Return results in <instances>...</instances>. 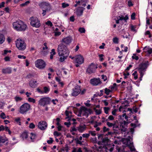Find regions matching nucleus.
Segmentation results:
<instances>
[{
  "instance_id": "48",
  "label": "nucleus",
  "mask_w": 152,
  "mask_h": 152,
  "mask_svg": "<svg viewBox=\"0 0 152 152\" xmlns=\"http://www.w3.org/2000/svg\"><path fill=\"white\" fill-rule=\"evenodd\" d=\"M35 127V125L32 123L30 124L29 126V128L30 129H33Z\"/></svg>"
},
{
  "instance_id": "22",
  "label": "nucleus",
  "mask_w": 152,
  "mask_h": 152,
  "mask_svg": "<svg viewBox=\"0 0 152 152\" xmlns=\"http://www.w3.org/2000/svg\"><path fill=\"white\" fill-rule=\"evenodd\" d=\"M65 113L66 116H67V117L66 118V119L68 118V120H70L72 116V112H71L68 111L67 110H66L65 112Z\"/></svg>"
},
{
  "instance_id": "63",
  "label": "nucleus",
  "mask_w": 152,
  "mask_h": 152,
  "mask_svg": "<svg viewBox=\"0 0 152 152\" xmlns=\"http://www.w3.org/2000/svg\"><path fill=\"white\" fill-rule=\"evenodd\" d=\"M31 135H32L31 136V137L30 138L31 140L34 139L35 137V134L33 133H31Z\"/></svg>"
},
{
  "instance_id": "7",
  "label": "nucleus",
  "mask_w": 152,
  "mask_h": 152,
  "mask_svg": "<svg viewBox=\"0 0 152 152\" xmlns=\"http://www.w3.org/2000/svg\"><path fill=\"white\" fill-rule=\"evenodd\" d=\"M30 108V105L28 103H25L20 107L19 112L22 114H26Z\"/></svg>"
},
{
  "instance_id": "64",
  "label": "nucleus",
  "mask_w": 152,
  "mask_h": 152,
  "mask_svg": "<svg viewBox=\"0 0 152 152\" xmlns=\"http://www.w3.org/2000/svg\"><path fill=\"white\" fill-rule=\"evenodd\" d=\"M102 79L104 80V81H105L107 79V77L105 75H102Z\"/></svg>"
},
{
  "instance_id": "59",
  "label": "nucleus",
  "mask_w": 152,
  "mask_h": 152,
  "mask_svg": "<svg viewBox=\"0 0 152 152\" xmlns=\"http://www.w3.org/2000/svg\"><path fill=\"white\" fill-rule=\"evenodd\" d=\"M108 119L111 121L113 120L114 119V117L112 115H110L108 117Z\"/></svg>"
},
{
  "instance_id": "38",
  "label": "nucleus",
  "mask_w": 152,
  "mask_h": 152,
  "mask_svg": "<svg viewBox=\"0 0 152 152\" xmlns=\"http://www.w3.org/2000/svg\"><path fill=\"white\" fill-rule=\"evenodd\" d=\"M113 41L114 43L118 44V39L116 37H114L113 39Z\"/></svg>"
},
{
  "instance_id": "60",
  "label": "nucleus",
  "mask_w": 152,
  "mask_h": 152,
  "mask_svg": "<svg viewBox=\"0 0 152 152\" xmlns=\"http://www.w3.org/2000/svg\"><path fill=\"white\" fill-rule=\"evenodd\" d=\"M135 14L134 13H133L131 15V18L132 20H134L135 19Z\"/></svg>"
},
{
  "instance_id": "55",
  "label": "nucleus",
  "mask_w": 152,
  "mask_h": 152,
  "mask_svg": "<svg viewBox=\"0 0 152 152\" xmlns=\"http://www.w3.org/2000/svg\"><path fill=\"white\" fill-rule=\"evenodd\" d=\"M104 135L103 134H98V138L99 139H101L102 140L103 138V136Z\"/></svg>"
},
{
  "instance_id": "56",
  "label": "nucleus",
  "mask_w": 152,
  "mask_h": 152,
  "mask_svg": "<svg viewBox=\"0 0 152 152\" xmlns=\"http://www.w3.org/2000/svg\"><path fill=\"white\" fill-rule=\"evenodd\" d=\"M123 75H124V78L126 79L127 78V76H129V73L128 72H127L126 74L125 73H124L123 74Z\"/></svg>"
},
{
  "instance_id": "52",
  "label": "nucleus",
  "mask_w": 152,
  "mask_h": 152,
  "mask_svg": "<svg viewBox=\"0 0 152 152\" xmlns=\"http://www.w3.org/2000/svg\"><path fill=\"white\" fill-rule=\"evenodd\" d=\"M50 140H48L47 141V142L48 144H52L53 142V140L52 138L50 137Z\"/></svg>"
},
{
  "instance_id": "19",
  "label": "nucleus",
  "mask_w": 152,
  "mask_h": 152,
  "mask_svg": "<svg viewBox=\"0 0 152 152\" xmlns=\"http://www.w3.org/2000/svg\"><path fill=\"white\" fill-rule=\"evenodd\" d=\"M12 70L10 68L7 67L6 68L3 69H2V72L4 74H10L11 73Z\"/></svg>"
},
{
  "instance_id": "33",
  "label": "nucleus",
  "mask_w": 152,
  "mask_h": 152,
  "mask_svg": "<svg viewBox=\"0 0 152 152\" xmlns=\"http://www.w3.org/2000/svg\"><path fill=\"white\" fill-rule=\"evenodd\" d=\"M137 71H135L132 74L133 76H134L135 80H136L138 78V76L137 74Z\"/></svg>"
},
{
  "instance_id": "58",
  "label": "nucleus",
  "mask_w": 152,
  "mask_h": 152,
  "mask_svg": "<svg viewBox=\"0 0 152 152\" xmlns=\"http://www.w3.org/2000/svg\"><path fill=\"white\" fill-rule=\"evenodd\" d=\"M4 59L6 61H10V58L7 56L4 58Z\"/></svg>"
},
{
  "instance_id": "46",
  "label": "nucleus",
  "mask_w": 152,
  "mask_h": 152,
  "mask_svg": "<svg viewBox=\"0 0 152 152\" xmlns=\"http://www.w3.org/2000/svg\"><path fill=\"white\" fill-rule=\"evenodd\" d=\"M79 31L81 33H84L85 32V29L83 28H80L79 29Z\"/></svg>"
},
{
  "instance_id": "32",
  "label": "nucleus",
  "mask_w": 152,
  "mask_h": 152,
  "mask_svg": "<svg viewBox=\"0 0 152 152\" xmlns=\"http://www.w3.org/2000/svg\"><path fill=\"white\" fill-rule=\"evenodd\" d=\"M109 151V148L106 147H103L102 150L100 152H102V151H103L104 152H107Z\"/></svg>"
},
{
  "instance_id": "53",
  "label": "nucleus",
  "mask_w": 152,
  "mask_h": 152,
  "mask_svg": "<svg viewBox=\"0 0 152 152\" xmlns=\"http://www.w3.org/2000/svg\"><path fill=\"white\" fill-rule=\"evenodd\" d=\"M46 24L48 26H50L51 27H52L53 26L52 23L50 20L47 21V22L46 23Z\"/></svg>"
},
{
  "instance_id": "29",
  "label": "nucleus",
  "mask_w": 152,
  "mask_h": 152,
  "mask_svg": "<svg viewBox=\"0 0 152 152\" xmlns=\"http://www.w3.org/2000/svg\"><path fill=\"white\" fill-rule=\"evenodd\" d=\"M110 108L109 107H104V113L106 114H108L109 113V111L110 110Z\"/></svg>"
},
{
  "instance_id": "45",
  "label": "nucleus",
  "mask_w": 152,
  "mask_h": 152,
  "mask_svg": "<svg viewBox=\"0 0 152 152\" xmlns=\"http://www.w3.org/2000/svg\"><path fill=\"white\" fill-rule=\"evenodd\" d=\"M44 92L45 93H47L48 92L50 91V89L49 88L47 87H45L44 88Z\"/></svg>"
},
{
  "instance_id": "51",
  "label": "nucleus",
  "mask_w": 152,
  "mask_h": 152,
  "mask_svg": "<svg viewBox=\"0 0 152 152\" xmlns=\"http://www.w3.org/2000/svg\"><path fill=\"white\" fill-rule=\"evenodd\" d=\"M103 131L104 132H108L109 131L110 129L108 128H106L105 126H104L103 129Z\"/></svg>"
},
{
  "instance_id": "10",
  "label": "nucleus",
  "mask_w": 152,
  "mask_h": 152,
  "mask_svg": "<svg viewBox=\"0 0 152 152\" xmlns=\"http://www.w3.org/2000/svg\"><path fill=\"white\" fill-rule=\"evenodd\" d=\"M81 89L80 86L76 85L72 89V92L71 94L72 96H77L80 92Z\"/></svg>"
},
{
  "instance_id": "16",
  "label": "nucleus",
  "mask_w": 152,
  "mask_h": 152,
  "mask_svg": "<svg viewBox=\"0 0 152 152\" xmlns=\"http://www.w3.org/2000/svg\"><path fill=\"white\" fill-rule=\"evenodd\" d=\"M72 39L71 37H68L62 39L61 42L66 45L69 44L71 42Z\"/></svg>"
},
{
  "instance_id": "2",
  "label": "nucleus",
  "mask_w": 152,
  "mask_h": 152,
  "mask_svg": "<svg viewBox=\"0 0 152 152\" xmlns=\"http://www.w3.org/2000/svg\"><path fill=\"white\" fill-rule=\"evenodd\" d=\"M12 25L13 28L18 31H24L27 27V25L20 20L14 22Z\"/></svg>"
},
{
  "instance_id": "13",
  "label": "nucleus",
  "mask_w": 152,
  "mask_h": 152,
  "mask_svg": "<svg viewBox=\"0 0 152 152\" xmlns=\"http://www.w3.org/2000/svg\"><path fill=\"white\" fill-rule=\"evenodd\" d=\"M84 59L80 55L76 56L75 57V62L79 64H81L84 62Z\"/></svg>"
},
{
  "instance_id": "36",
  "label": "nucleus",
  "mask_w": 152,
  "mask_h": 152,
  "mask_svg": "<svg viewBox=\"0 0 152 152\" xmlns=\"http://www.w3.org/2000/svg\"><path fill=\"white\" fill-rule=\"evenodd\" d=\"M30 3V1H28L26 2L25 3H23L20 4V6L21 7H24L27 5V4Z\"/></svg>"
},
{
  "instance_id": "37",
  "label": "nucleus",
  "mask_w": 152,
  "mask_h": 152,
  "mask_svg": "<svg viewBox=\"0 0 152 152\" xmlns=\"http://www.w3.org/2000/svg\"><path fill=\"white\" fill-rule=\"evenodd\" d=\"M4 130H5L6 131L8 132L9 134L10 135L11 134V132L8 127L6 126L5 127H4Z\"/></svg>"
},
{
  "instance_id": "40",
  "label": "nucleus",
  "mask_w": 152,
  "mask_h": 152,
  "mask_svg": "<svg viewBox=\"0 0 152 152\" xmlns=\"http://www.w3.org/2000/svg\"><path fill=\"white\" fill-rule=\"evenodd\" d=\"M28 101L30 102H33V103H35V99L31 97L28 98Z\"/></svg>"
},
{
  "instance_id": "41",
  "label": "nucleus",
  "mask_w": 152,
  "mask_h": 152,
  "mask_svg": "<svg viewBox=\"0 0 152 152\" xmlns=\"http://www.w3.org/2000/svg\"><path fill=\"white\" fill-rule=\"evenodd\" d=\"M89 134H91V135L93 136H94L96 135V133L95 131H89Z\"/></svg>"
},
{
  "instance_id": "9",
  "label": "nucleus",
  "mask_w": 152,
  "mask_h": 152,
  "mask_svg": "<svg viewBox=\"0 0 152 152\" xmlns=\"http://www.w3.org/2000/svg\"><path fill=\"white\" fill-rule=\"evenodd\" d=\"M97 68V66L93 63H92L87 69L86 72L90 74L94 73Z\"/></svg>"
},
{
  "instance_id": "57",
  "label": "nucleus",
  "mask_w": 152,
  "mask_h": 152,
  "mask_svg": "<svg viewBox=\"0 0 152 152\" xmlns=\"http://www.w3.org/2000/svg\"><path fill=\"white\" fill-rule=\"evenodd\" d=\"M128 5L129 7L132 6L133 4L132 3L131 1H128Z\"/></svg>"
},
{
  "instance_id": "54",
  "label": "nucleus",
  "mask_w": 152,
  "mask_h": 152,
  "mask_svg": "<svg viewBox=\"0 0 152 152\" xmlns=\"http://www.w3.org/2000/svg\"><path fill=\"white\" fill-rule=\"evenodd\" d=\"M54 35L55 36H58L61 34V33L60 32H54Z\"/></svg>"
},
{
  "instance_id": "49",
  "label": "nucleus",
  "mask_w": 152,
  "mask_h": 152,
  "mask_svg": "<svg viewBox=\"0 0 152 152\" xmlns=\"http://www.w3.org/2000/svg\"><path fill=\"white\" fill-rule=\"evenodd\" d=\"M56 80L58 81V82H59V83L61 84V85H63V83L62 82H61V80L60 79V78H58V77H56Z\"/></svg>"
},
{
  "instance_id": "8",
  "label": "nucleus",
  "mask_w": 152,
  "mask_h": 152,
  "mask_svg": "<svg viewBox=\"0 0 152 152\" xmlns=\"http://www.w3.org/2000/svg\"><path fill=\"white\" fill-rule=\"evenodd\" d=\"M36 66L39 69H44L46 66L45 62L42 59H38L35 62Z\"/></svg>"
},
{
  "instance_id": "14",
  "label": "nucleus",
  "mask_w": 152,
  "mask_h": 152,
  "mask_svg": "<svg viewBox=\"0 0 152 152\" xmlns=\"http://www.w3.org/2000/svg\"><path fill=\"white\" fill-rule=\"evenodd\" d=\"M38 126L41 130H45L47 127V124L45 121H40L39 122Z\"/></svg>"
},
{
  "instance_id": "26",
  "label": "nucleus",
  "mask_w": 152,
  "mask_h": 152,
  "mask_svg": "<svg viewBox=\"0 0 152 152\" xmlns=\"http://www.w3.org/2000/svg\"><path fill=\"white\" fill-rule=\"evenodd\" d=\"M125 146H122V147H120L118 149V152H127V151H124V148Z\"/></svg>"
},
{
  "instance_id": "3",
  "label": "nucleus",
  "mask_w": 152,
  "mask_h": 152,
  "mask_svg": "<svg viewBox=\"0 0 152 152\" xmlns=\"http://www.w3.org/2000/svg\"><path fill=\"white\" fill-rule=\"evenodd\" d=\"M16 47L20 50H23L26 48V44L23 40L20 38L17 39L16 41Z\"/></svg>"
},
{
  "instance_id": "44",
  "label": "nucleus",
  "mask_w": 152,
  "mask_h": 152,
  "mask_svg": "<svg viewBox=\"0 0 152 152\" xmlns=\"http://www.w3.org/2000/svg\"><path fill=\"white\" fill-rule=\"evenodd\" d=\"M90 136L89 133L88 134H84L82 135V137L83 138H88Z\"/></svg>"
},
{
  "instance_id": "34",
  "label": "nucleus",
  "mask_w": 152,
  "mask_h": 152,
  "mask_svg": "<svg viewBox=\"0 0 152 152\" xmlns=\"http://www.w3.org/2000/svg\"><path fill=\"white\" fill-rule=\"evenodd\" d=\"M77 130V129L75 128V126H74L73 127H71L70 129V131L72 132L74 131H76Z\"/></svg>"
},
{
  "instance_id": "24",
  "label": "nucleus",
  "mask_w": 152,
  "mask_h": 152,
  "mask_svg": "<svg viewBox=\"0 0 152 152\" xmlns=\"http://www.w3.org/2000/svg\"><path fill=\"white\" fill-rule=\"evenodd\" d=\"M5 40V37L3 34H0V44H2Z\"/></svg>"
},
{
  "instance_id": "28",
  "label": "nucleus",
  "mask_w": 152,
  "mask_h": 152,
  "mask_svg": "<svg viewBox=\"0 0 152 152\" xmlns=\"http://www.w3.org/2000/svg\"><path fill=\"white\" fill-rule=\"evenodd\" d=\"M75 140L76 142V143L77 144H79L80 145H81L83 144V141H81V140H80L77 138H75Z\"/></svg>"
},
{
  "instance_id": "25",
  "label": "nucleus",
  "mask_w": 152,
  "mask_h": 152,
  "mask_svg": "<svg viewBox=\"0 0 152 152\" xmlns=\"http://www.w3.org/2000/svg\"><path fill=\"white\" fill-rule=\"evenodd\" d=\"M109 139L107 137L103 138L102 140V142L103 143L107 144L109 142Z\"/></svg>"
},
{
  "instance_id": "5",
  "label": "nucleus",
  "mask_w": 152,
  "mask_h": 152,
  "mask_svg": "<svg viewBox=\"0 0 152 152\" xmlns=\"http://www.w3.org/2000/svg\"><path fill=\"white\" fill-rule=\"evenodd\" d=\"M51 101L50 98L49 97H43L39 101L38 104L44 107L50 104Z\"/></svg>"
},
{
  "instance_id": "15",
  "label": "nucleus",
  "mask_w": 152,
  "mask_h": 152,
  "mask_svg": "<svg viewBox=\"0 0 152 152\" xmlns=\"http://www.w3.org/2000/svg\"><path fill=\"white\" fill-rule=\"evenodd\" d=\"M90 83L93 86H96L102 83L99 78H94L90 80Z\"/></svg>"
},
{
  "instance_id": "50",
  "label": "nucleus",
  "mask_w": 152,
  "mask_h": 152,
  "mask_svg": "<svg viewBox=\"0 0 152 152\" xmlns=\"http://www.w3.org/2000/svg\"><path fill=\"white\" fill-rule=\"evenodd\" d=\"M114 125H113V130L115 131L117 130L116 129L119 128L118 126H117L115 123H114Z\"/></svg>"
},
{
  "instance_id": "11",
  "label": "nucleus",
  "mask_w": 152,
  "mask_h": 152,
  "mask_svg": "<svg viewBox=\"0 0 152 152\" xmlns=\"http://www.w3.org/2000/svg\"><path fill=\"white\" fill-rule=\"evenodd\" d=\"M148 65V62L147 61L145 63H142L140 64L138 69L139 72H141L142 73L145 71Z\"/></svg>"
},
{
  "instance_id": "30",
  "label": "nucleus",
  "mask_w": 152,
  "mask_h": 152,
  "mask_svg": "<svg viewBox=\"0 0 152 152\" xmlns=\"http://www.w3.org/2000/svg\"><path fill=\"white\" fill-rule=\"evenodd\" d=\"M111 92L112 91L109 89H107V88H106L104 89V93L107 95H109V93Z\"/></svg>"
},
{
  "instance_id": "61",
  "label": "nucleus",
  "mask_w": 152,
  "mask_h": 152,
  "mask_svg": "<svg viewBox=\"0 0 152 152\" xmlns=\"http://www.w3.org/2000/svg\"><path fill=\"white\" fill-rule=\"evenodd\" d=\"M104 55L103 54H100L99 55V57L100 58V61H102L104 60V58H103Z\"/></svg>"
},
{
  "instance_id": "43",
  "label": "nucleus",
  "mask_w": 152,
  "mask_h": 152,
  "mask_svg": "<svg viewBox=\"0 0 152 152\" xmlns=\"http://www.w3.org/2000/svg\"><path fill=\"white\" fill-rule=\"evenodd\" d=\"M106 124L107 125V126H108L110 127H112V126L113 127V125H114V124L110 123L109 122H107Z\"/></svg>"
},
{
  "instance_id": "20",
  "label": "nucleus",
  "mask_w": 152,
  "mask_h": 152,
  "mask_svg": "<svg viewBox=\"0 0 152 152\" xmlns=\"http://www.w3.org/2000/svg\"><path fill=\"white\" fill-rule=\"evenodd\" d=\"M8 140V139L5 136H0V144L4 143Z\"/></svg>"
},
{
  "instance_id": "47",
  "label": "nucleus",
  "mask_w": 152,
  "mask_h": 152,
  "mask_svg": "<svg viewBox=\"0 0 152 152\" xmlns=\"http://www.w3.org/2000/svg\"><path fill=\"white\" fill-rule=\"evenodd\" d=\"M54 135L57 137L61 135V133L60 132H58L57 131H55L54 132Z\"/></svg>"
},
{
  "instance_id": "17",
  "label": "nucleus",
  "mask_w": 152,
  "mask_h": 152,
  "mask_svg": "<svg viewBox=\"0 0 152 152\" xmlns=\"http://www.w3.org/2000/svg\"><path fill=\"white\" fill-rule=\"evenodd\" d=\"M85 9V8L82 7H78L76 10V14L77 15L81 16L83 13V11Z\"/></svg>"
},
{
  "instance_id": "27",
  "label": "nucleus",
  "mask_w": 152,
  "mask_h": 152,
  "mask_svg": "<svg viewBox=\"0 0 152 152\" xmlns=\"http://www.w3.org/2000/svg\"><path fill=\"white\" fill-rule=\"evenodd\" d=\"M120 127V129L122 132H125L126 131V130H127V128L125 127V126L122 124L121 125Z\"/></svg>"
},
{
  "instance_id": "18",
  "label": "nucleus",
  "mask_w": 152,
  "mask_h": 152,
  "mask_svg": "<svg viewBox=\"0 0 152 152\" xmlns=\"http://www.w3.org/2000/svg\"><path fill=\"white\" fill-rule=\"evenodd\" d=\"M86 125L85 124L83 125H80L77 127V130L80 133H82L86 129Z\"/></svg>"
},
{
  "instance_id": "42",
  "label": "nucleus",
  "mask_w": 152,
  "mask_h": 152,
  "mask_svg": "<svg viewBox=\"0 0 152 152\" xmlns=\"http://www.w3.org/2000/svg\"><path fill=\"white\" fill-rule=\"evenodd\" d=\"M0 116L1 118L3 119H4L6 118L5 115L4 113H1L0 115Z\"/></svg>"
},
{
  "instance_id": "23",
  "label": "nucleus",
  "mask_w": 152,
  "mask_h": 152,
  "mask_svg": "<svg viewBox=\"0 0 152 152\" xmlns=\"http://www.w3.org/2000/svg\"><path fill=\"white\" fill-rule=\"evenodd\" d=\"M21 137L23 139H27L28 137L27 132H23L21 135Z\"/></svg>"
},
{
  "instance_id": "4",
  "label": "nucleus",
  "mask_w": 152,
  "mask_h": 152,
  "mask_svg": "<svg viewBox=\"0 0 152 152\" xmlns=\"http://www.w3.org/2000/svg\"><path fill=\"white\" fill-rule=\"evenodd\" d=\"M122 141L124 144L128 146L131 151H135L136 149L135 148L133 145V142H131L128 139L124 138L122 139Z\"/></svg>"
},
{
  "instance_id": "12",
  "label": "nucleus",
  "mask_w": 152,
  "mask_h": 152,
  "mask_svg": "<svg viewBox=\"0 0 152 152\" xmlns=\"http://www.w3.org/2000/svg\"><path fill=\"white\" fill-rule=\"evenodd\" d=\"M39 5L43 9L47 11V12H49L51 9V7L49 3L46 2L42 3Z\"/></svg>"
},
{
  "instance_id": "31",
  "label": "nucleus",
  "mask_w": 152,
  "mask_h": 152,
  "mask_svg": "<svg viewBox=\"0 0 152 152\" xmlns=\"http://www.w3.org/2000/svg\"><path fill=\"white\" fill-rule=\"evenodd\" d=\"M15 101L16 102H18L22 100V98L21 97L16 96L14 98Z\"/></svg>"
},
{
  "instance_id": "21",
  "label": "nucleus",
  "mask_w": 152,
  "mask_h": 152,
  "mask_svg": "<svg viewBox=\"0 0 152 152\" xmlns=\"http://www.w3.org/2000/svg\"><path fill=\"white\" fill-rule=\"evenodd\" d=\"M29 84L30 86L32 88H35L37 86V81H36L31 80Z\"/></svg>"
},
{
  "instance_id": "1",
  "label": "nucleus",
  "mask_w": 152,
  "mask_h": 152,
  "mask_svg": "<svg viewBox=\"0 0 152 152\" xmlns=\"http://www.w3.org/2000/svg\"><path fill=\"white\" fill-rule=\"evenodd\" d=\"M58 52L60 56L59 60L61 62H63L68 57L69 51L66 46L62 43L60 44L58 46Z\"/></svg>"
},
{
  "instance_id": "35",
  "label": "nucleus",
  "mask_w": 152,
  "mask_h": 152,
  "mask_svg": "<svg viewBox=\"0 0 152 152\" xmlns=\"http://www.w3.org/2000/svg\"><path fill=\"white\" fill-rule=\"evenodd\" d=\"M94 110L95 111L96 115H99L101 113V110H100L96 109V108H94Z\"/></svg>"
},
{
  "instance_id": "62",
  "label": "nucleus",
  "mask_w": 152,
  "mask_h": 152,
  "mask_svg": "<svg viewBox=\"0 0 152 152\" xmlns=\"http://www.w3.org/2000/svg\"><path fill=\"white\" fill-rule=\"evenodd\" d=\"M15 121L16 122H17L18 123H19V125H21V124H20V118H16L15 120Z\"/></svg>"
},
{
  "instance_id": "6",
  "label": "nucleus",
  "mask_w": 152,
  "mask_h": 152,
  "mask_svg": "<svg viewBox=\"0 0 152 152\" xmlns=\"http://www.w3.org/2000/svg\"><path fill=\"white\" fill-rule=\"evenodd\" d=\"M31 21L30 24L33 27L39 28L41 25L40 21L38 18L36 17H32L30 18Z\"/></svg>"
},
{
  "instance_id": "39",
  "label": "nucleus",
  "mask_w": 152,
  "mask_h": 152,
  "mask_svg": "<svg viewBox=\"0 0 152 152\" xmlns=\"http://www.w3.org/2000/svg\"><path fill=\"white\" fill-rule=\"evenodd\" d=\"M69 4L65 3H63L62 4V7L63 8H65L69 6Z\"/></svg>"
}]
</instances>
